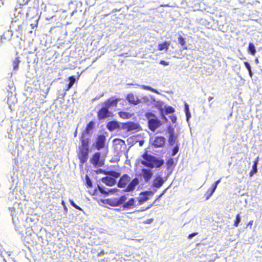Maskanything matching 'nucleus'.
I'll use <instances>...</instances> for the list:
<instances>
[{"mask_svg": "<svg viewBox=\"0 0 262 262\" xmlns=\"http://www.w3.org/2000/svg\"><path fill=\"white\" fill-rule=\"evenodd\" d=\"M248 72H249V75L250 77H252L253 76V73L252 72V70H250V71H248Z\"/></svg>", "mask_w": 262, "mask_h": 262, "instance_id": "obj_57", "label": "nucleus"}, {"mask_svg": "<svg viewBox=\"0 0 262 262\" xmlns=\"http://www.w3.org/2000/svg\"><path fill=\"white\" fill-rule=\"evenodd\" d=\"M170 45V42L168 41H164L163 43H159L158 45V50L160 51H163L165 50L166 51L168 50V47Z\"/></svg>", "mask_w": 262, "mask_h": 262, "instance_id": "obj_27", "label": "nucleus"}, {"mask_svg": "<svg viewBox=\"0 0 262 262\" xmlns=\"http://www.w3.org/2000/svg\"><path fill=\"white\" fill-rule=\"evenodd\" d=\"M136 200L135 198H130L127 201H125V203L123 206L124 209H129L134 208L136 206Z\"/></svg>", "mask_w": 262, "mask_h": 262, "instance_id": "obj_19", "label": "nucleus"}, {"mask_svg": "<svg viewBox=\"0 0 262 262\" xmlns=\"http://www.w3.org/2000/svg\"><path fill=\"white\" fill-rule=\"evenodd\" d=\"M151 221H152V220H149L147 222V223H151Z\"/></svg>", "mask_w": 262, "mask_h": 262, "instance_id": "obj_63", "label": "nucleus"}, {"mask_svg": "<svg viewBox=\"0 0 262 262\" xmlns=\"http://www.w3.org/2000/svg\"><path fill=\"white\" fill-rule=\"evenodd\" d=\"M127 200V197L125 195H121L119 198H117V203L118 204V206L122 205L123 206L124 204L125 203V201Z\"/></svg>", "mask_w": 262, "mask_h": 262, "instance_id": "obj_32", "label": "nucleus"}, {"mask_svg": "<svg viewBox=\"0 0 262 262\" xmlns=\"http://www.w3.org/2000/svg\"><path fill=\"white\" fill-rule=\"evenodd\" d=\"M152 206V204H151V205H148V206H147L146 208H147V209H148L149 208H150L151 207V206Z\"/></svg>", "mask_w": 262, "mask_h": 262, "instance_id": "obj_61", "label": "nucleus"}, {"mask_svg": "<svg viewBox=\"0 0 262 262\" xmlns=\"http://www.w3.org/2000/svg\"><path fill=\"white\" fill-rule=\"evenodd\" d=\"M150 142L152 146L156 148L163 147L166 142V139L164 137L161 136H156L150 139Z\"/></svg>", "mask_w": 262, "mask_h": 262, "instance_id": "obj_6", "label": "nucleus"}, {"mask_svg": "<svg viewBox=\"0 0 262 262\" xmlns=\"http://www.w3.org/2000/svg\"><path fill=\"white\" fill-rule=\"evenodd\" d=\"M74 135L75 137H76L77 136V130H76V131L75 132Z\"/></svg>", "mask_w": 262, "mask_h": 262, "instance_id": "obj_62", "label": "nucleus"}, {"mask_svg": "<svg viewBox=\"0 0 262 262\" xmlns=\"http://www.w3.org/2000/svg\"><path fill=\"white\" fill-rule=\"evenodd\" d=\"M213 99V97H212V96H210L208 98V100L209 101H210L211 100H212V99Z\"/></svg>", "mask_w": 262, "mask_h": 262, "instance_id": "obj_59", "label": "nucleus"}, {"mask_svg": "<svg viewBox=\"0 0 262 262\" xmlns=\"http://www.w3.org/2000/svg\"><path fill=\"white\" fill-rule=\"evenodd\" d=\"M248 51L252 55H254L255 54L256 52V49H255L254 45L253 43L250 42L249 43V46H248Z\"/></svg>", "mask_w": 262, "mask_h": 262, "instance_id": "obj_31", "label": "nucleus"}, {"mask_svg": "<svg viewBox=\"0 0 262 262\" xmlns=\"http://www.w3.org/2000/svg\"><path fill=\"white\" fill-rule=\"evenodd\" d=\"M91 163L95 167H101L104 165V160L101 158L99 152H96L90 159Z\"/></svg>", "mask_w": 262, "mask_h": 262, "instance_id": "obj_7", "label": "nucleus"}, {"mask_svg": "<svg viewBox=\"0 0 262 262\" xmlns=\"http://www.w3.org/2000/svg\"><path fill=\"white\" fill-rule=\"evenodd\" d=\"M179 145L180 143H177V144L174 145L172 149V153L171 156H174L179 151Z\"/></svg>", "mask_w": 262, "mask_h": 262, "instance_id": "obj_34", "label": "nucleus"}, {"mask_svg": "<svg viewBox=\"0 0 262 262\" xmlns=\"http://www.w3.org/2000/svg\"><path fill=\"white\" fill-rule=\"evenodd\" d=\"M160 64L167 66L169 65V62L165 60H161L160 61Z\"/></svg>", "mask_w": 262, "mask_h": 262, "instance_id": "obj_48", "label": "nucleus"}, {"mask_svg": "<svg viewBox=\"0 0 262 262\" xmlns=\"http://www.w3.org/2000/svg\"><path fill=\"white\" fill-rule=\"evenodd\" d=\"M166 190H167V189H165V190H164L163 191V192L160 195L157 196V200L160 199L165 193Z\"/></svg>", "mask_w": 262, "mask_h": 262, "instance_id": "obj_50", "label": "nucleus"}, {"mask_svg": "<svg viewBox=\"0 0 262 262\" xmlns=\"http://www.w3.org/2000/svg\"><path fill=\"white\" fill-rule=\"evenodd\" d=\"M124 128L127 131L137 132L140 129V126L138 123L128 122L124 124Z\"/></svg>", "mask_w": 262, "mask_h": 262, "instance_id": "obj_13", "label": "nucleus"}, {"mask_svg": "<svg viewBox=\"0 0 262 262\" xmlns=\"http://www.w3.org/2000/svg\"><path fill=\"white\" fill-rule=\"evenodd\" d=\"M101 181L104 183L105 185L108 186H112L115 185L117 181H114V180L110 178V177H108L107 176L103 177L101 179Z\"/></svg>", "mask_w": 262, "mask_h": 262, "instance_id": "obj_21", "label": "nucleus"}, {"mask_svg": "<svg viewBox=\"0 0 262 262\" xmlns=\"http://www.w3.org/2000/svg\"><path fill=\"white\" fill-rule=\"evenodd\" d=\"M61 204L63 206L64 211H65L66 213H67L68 211V208L67 207V206L66 205V203L63 201H62Z\"/></svg>", "mask_w": 262, "mask_h": 262, "instance_id": "obj_51", "label": "nucleus"}, {"mask_svg": "<svg viewBox=\"0 0 262 262\" xmlns=\"http://www.w3.org/2000/svg\"><path fill=\"white\" fill-rule=\"evenodd\" d=\"M198 234V233L197 232H193V233H192L191 234H190L188 236V238L189 239H191L192 238H193L194 236H195V235H196Z\"/></svg>", "mask_w": 262, "mask_h": 262, "instance_id": "obj_49", "label": "nucleus"}, {"mask_svg": "<svg viewBox=\"0 0 262 262\" xmlns=\"http://www.w3.org/2000/svg\"><path fill=\"white\" fill-rule=\"evenodd\" d=\"M106 143V137L103 135H98L96 139L95 142L93 143L94 146L97 150H100L104 148Z\"/></svg>", "mask_w": 262, "mask_h": 262, "instance_id": "obj_8", "label": "nucleus"}, {"mask_svg": "<svg viewBox=\"0 0 262 262\" xmlns=\"http://www.w3.org/2000/svg\"><path fill=\"white\" fill-rule=\"evenodd\" d=\"M126 99L131 104L134 105H138L141 103V100L138 96L135 95L133 93H130L127 95Z\"/></svg>", "mask_w": 262, "mask_h": 262, "instance_id": "obj_15", "label": "nucleus"}, {"mask_svg": "<svg viewBox=\"0 0 262 262\" xmlns=\"http://www.w3.org/2000/svg\"><path fill=\"white\" fill-rule=\"evenodd\" d=\"M145 116L148 121V127L152 132H154L162 124L161 121L151 112L146 113Z\"/></svg>", "mask_w": 262, "mask_h": 262, "instance_id": "obj_4", "label": "nucleus"}, {"mask_svg": "<svg viewBox=\"0 0 262 262\" xmlns=\"http://www.w3.org/2000/svg\"><path fill=\"white\" fill-rule=\"evenodd\" d=\"M107 176L114 181H116L117 179L120 177V174L115 171H110L107 172Z\"/></svg>", "mask_w": 262, "mask_h": 262, "instance_id": "obj_26", "label": "nucleus"}, {"mask_svg": "<svg viewBox=\"0 0 262 262\" xmlns=\"http://www.w3.org/2000/svg\"><path fill=\"white\" fill-rule=\"evenodd\" d=\"M241 216H240L239 214H238L236 216V219H235V220L234 221V226L235 227H237L238 226L239 223L241 222Z\"/></svg>", "mask_w": 262, "mask_h": 262, "instance_id": "obj_40", "label": "nucleus"}, {"mask_svg": "<svg viewBox=\"0 0 262 262\" xmlns=\"http://www.w3.org/2000/svg\"><path fill=\"white\" fill-rule=\"evenodd\" d=\"M255 62L257 64L259 63V60H258V59L257 58L255 59Z\"/></svg>", "mask_w": 262, "mask_h": 262, "instance_id": "obj_60", "label": "nucleus"}, {"mask_svg": "<svg viewBox=\"0 0 262 262\" xmlns=\"http://www.w3.org/2000/svg\"><path fill=\"white\" fill-rule=\"evenodd\" d=\"M221 180V179H219L213 184L210 192H209L210 190H209L207 192L206 194V200H208L212 195L213 193L215 192V191L217 187V185L220 183Z\"/></svg>", "mask_w": 262, "mask_h": 262, "instance_id": "obj_20", "label": "nucleus"}, {"mask_svg": "<svg viewBox=\"0 0 262 262\" xmlns=\"http://www.w3.org/2000/svg\"><path fill=\"white\" fill-rule=\"evenodd\" d=\"M165 182V180L161 175H156L149 186V190L146 193L153 195L158 189L161 188Z\"/></svg>", "mask_w": 262, "mask_h": 262, "instance_id": "obj_3", "label": "nucleus"}, {"mask_svg": "<svg viewBox=\"0 0 262 262\" xmlns=\"http://www.w3.org/2000/svg\"><path fill=\"white\" fill-rule=\"evenodd\" d=\"M252 170L255 172H257V165L253 164Z\"/></svg>", "mask_w": 262, "mask_h": 262, "instance_id": "obj_52", "label": "nucleus"}, {"mask_svg": "<svg viewBox=\"0 0 262 262\" xmlns=\"http://www.w3.org/2000/svg\"><path fill=\"white\" fill-rule=\"evenodd\" d=\"M170 119L171 120V121L172 122V123H174L176 121H177V117L176 116L174 115H171L170 116Z\"/></svg>", "mask_w": 262, "mask_h": 262, "instance_id": "obj_47", "label": "nucleus"}, {"mask_svg": "<svg viewBox=\"0 0 262 262\" xmlns=\"http://www.w3.org/2000/svg\"><path fill=\"white\" fill-rule=\"evenodd\" d=\"M139 180L138 178L133 179L128 184L127 187L124 190L125 192H131L134 190L139 184Z\"/></svg>", "mask_w": 262, "mask_h": 262, "instance_id": "obj_14", "label": "nucleus"}, {"mask_svg": "<svg viewBox=\"0 0 262 262\" xmlns=\"http://www.w3.org/2000/svg\"><path fill=\"white\" fill-rule=\"evenodd\" d=\"M174 164V161L172 158L168 159L166 162L167 169L168 170L171 169Z\"/></svg>", "mask_w": 262, "mask_h": 262, "instance_id": "obj_37", "label": "nucleus"}, {"mask_svg": "<svg viewBox=\"0 0 262 262\" xmlns=\"http://www.w3.org/2000/svg\"><path fill=\"white\" fill-rule=\"evenodd\" d=\"M146 210H147L146 207V208L142 207V208H141V209L140 211H144Z\"/></svg>", "mask_w": 262, "mask_h": 262, "instance_id": "obj_58", "label": "nucleus"}, {"mask_svg": "<svg viewBox=\"0 0 262 262\" xmlns=\"http://www.w3.org/2000/svg\"><path fill=\"white\" fill-rule=\"evenodd\" d=\"M118 114L119 116L123 119H128L130 117V114L127 112H120Z\"/></svg>", "mask_w": 262, "mask_h": 262, "instance_id": "obj_35", "label": "nucleus"}, {"mask_svg": "<svg viewBox=\"0 0 262 262\" xmlns=\"http://www.w3.org/2000/svg\"><path fill=\"white\" fill-rule=\"evenodd\" d=\"M160 115H161V118L165 120V121H167V118L165 117V112H164V110L163 111H161L160 112Z\"/></svg>", "mask_w": 262, "mask_h": 262, "instance_id": "obj_44", "label": "nucleus"}, {"mask_svg": "<svg viewBox=\"0 0 262 262\" xmlns=\"http://www.w3.org/2000/svg\"><path fill=\"white\" fill-rule=\"evenodd\" d=\"M168 143L170 146H174L177 143H179L178 140V136L175 134L174 129L171 126L167 128Z\"/></svg>", "mask_w": 262, "mask_h": 262, "instance_id": "obj_5", "label": "nucleus"}, {"mask_svg": "<svg viewBox=\"0 0 262 262\" xmlns=\"http://www.w3.org/2000/svg\"><path fill=\"white\" fill-rule=\"evenodd\" d=\"M68 79L69 83L67 85L66 88L64 89L66 92L68 91L73 86L76 81V78L74 76L69 77Z\"/></svg>", "mask_w": 262, "mask_h": 262, "instance_id": "obj_25", "label": "nucleus"}, {"mask_svg": "<svg viewBox=\"0 0 262 262\" xmlns=\"http://www.w3.org/2000/svg\"><path fill=\"white\" fill-rule=\"evenodd\" d=\"M160 115H161V118L165 120V121H167V118L165 117V112H164V110L163 111H161L160 112Z\"/></svg>", "mask_w": 262, "mask_h": 262, "instance_id": "obj_45", "label": "nucleus"}, {"mask_svg": "<svg viewBox=\"0 0 262 262\" xmlns=\"http://www.w3.org/2000/svg\"><path fill=\"white\" fill-rule=\"evenodd\" d=\"M140 100H141V102L145 103L147 104H149V102H152V100H151V96L150 97L148 96H144L142 97L141 99Z\"/></svg>", "mask_w": 262, "mask_h": 262, "instance_id": "obj_39", "label": "nucleus"}, {"mask_svg": "<svg viewBox=\"0 0 262 262\" xmlns=\"http://www.w3.org/2000/svg\"><path fill=\"white\" fill-rule=\"evenodd\" d=\"M97 98H98L97 97H95V98H94V99H93V100H96Z\"/></svg>", "mask_w": 262, "mask_h": 262, "instance_id": "obj_64", "label": "nucleus"}, {"mask_svg": "<svg viewBox=\"0 0 262 262\" xmlns=\"http://www.w3.org/2000/svg\"><path fill=\"white\" fill-rule=\"evenodd\" d=\"M10 28H12L16 32V36L18 37L23 33V27L18 21H14L12 23Z\"/></svg>", "mask_w": 262, "mask_h": 262, "instance_id": "obj_16", "label": "nucleus"}, {"mask_svg": "<svg viewBox=\"0 0 262 262\" xmlns=\"http://www.w3.org/2000/svg\"><path fill=\"white\" fill-rule=\"evenodd\" d=\"M90 140V137L81 135L80 137L81 145L79 147V148L89 149Z\"/></svg>", "mask_w": 262, "mask_h": 262, "instance_id": "obj_17", "label": "nucleus"}, {"mask_svg": "<svg viewBox=\"0 0 262 262\" xmlns=\"http://www.w3.org/2000/svg\"><path fill=\"white\" fill-rule=\"evenodd\" d=\"M258 160H259V158L257 157L256 158V159L255 160V161L253 162V164L257 165L258 162Z\"/></svg>", "mask_w": 262, "mask_h": 262, "instance_id": "obj_55", "label": "nucleus"}, {"mask_svg": "<svg viewBox=\"0 0 262 262\" xmlns=\"http://www.w3.org/2000/svg\"><path fill=\"white\" fill-rule=\"evenodd\" d=\"M95 123L91 121L86 125L84 130L82 132L81 135L90 137L93 134V130L95 126Z\"/></svg>", "mask_w": 262, "mask_h": 262, "instance_id": "obj_11", "label": "nucleus"}, {"mask_svg": "<svg viewBox=\"0 0 262 262\" xmlns=\"http://www.w3.org/2000/svg\"><path fill=\"white\" fill-rule=\"evenodd\" d=\"M165 114H169L174 112V109L171 106H165V110L164 111Z\"/></svg>", "mask_w": 262, "mask_h": 262, "instance_id": "obj_36", "label": "nucleus"}, {"mask_svg": "<svg viewBox=\"0 0 262 262\" xmlns=\"http://www.w3.org/2000/svg\"><path fill=\"white\" fill-rule=\"evenodd\" d=\"M130 181V177L127 174H124L119 179L117 183V186L119 188H124Z\"/></svg>", "mask_w": 262, "mask_h": 262, "instance_id": "obj_12", "label": "nucleus"}, {"mask_svg": "<svg viewBox=\"0 0 262 262\" xmlns=\"http://www.w3.org/2000/svg\"><path fill=\"white\" fill-rule=\"evenodd\" d=\"M107 128L109 130H113L119 127V124L117 121H111L107 123L106 125Z\"/></svg>", "mask_w": 262, "mask_h": 262, "instance_id": "obj_23", "label": "nucleus"}, {"mask_svg": "<svg viewBox=\"0 0 262 262\" xmlns=\"http://www.w3.org/2000/svg\"><path fill=\"white\" fill-rule=\"evenodd\" d=\"M140 195L141 196L137 198L136 199L138 201V205H141L143 204L144 202H146L149 200V196H151L150 194H148L146 193V191L141 192Z\"/></svg>", "mask_w": 262, "mask_h": 262, "instance_id": "obj_18", "label": "nucleus"}, {"mask_svg": "<svg viewBox=\"0 0 262 262\" xmlns=\"http://www.w3.org/2000/svg\"><path fill=\"white\" fill-rule=\"evenodd\" d=\"M4 33V36H6L9 39H10L13 35V33L12 30H7Z\"/></svg>", "mask_w": 262, "mask_h": 262, "instance_id": "obj_41", "label": "nucleus"}, {"mask_svg": "<svg viewBox=\"0 0 262 262\" xmlns=\"http://www.w3.org/2000/svg\"><path fill=\"white\" fill-rule=\"evenodd\" d=\"M151 100H152V102L154 103L156 107L160 110V112L163 110L162 108V102L160 101H156V99L153 96H151Z\"/></svg>", "mask_w": 262, "mask_h": 262, "instance_id": "obj_28", "label": "nucleus"}, {"mask_svg": "<svg viewBox=\"0 0 262 262\" xmlns=\"http://www.w3.org/2000/svg\"><path fill=\"white\" fill-rule=\"evenodd\" d=\"M244 64L248 71H250V70H251V66L249 62L245 61L244 62Z\"/></svg>", "mask_w": 262, "mask_h": 262, "instance_id": "obj_46", "label": "nucleus"}, {"mask_svg": "<svg viewBox=\"0 0 262 262\" xmlns=\"http://www.w3.org/2000/svg\"><path fill=\"white\" fill-rule=\"evenodd\" d=\"M98 189L99 192L103 194L104 196H107L110 194H114L118 191L120 190L116 188H105L103 186H101L100 185H97Z\"/></svg>", "mask_w": 262, "mask_h": 262, "instance_id": "obj_9", "label": "nucleus"}, {"mask_svg": "<svg viewBox=\"0 0 262 262\" xmlns=\"http://www.w3.org/2000/svg\"><path fill=\"white\" fill-rule=\"evenodd\" d=\"M85 185L88 188H91L93 186L92 182L88 175L85 176Z\"/></svg>", "mask_w": 262, "mask_h": 262, "instance_id": "obj_38", "label": "nucleus"}, {"mask_svg": "<svg viewBox=\"0 0 262 262\" xmlns=\"http://www.w3.org/2000/svg\"><path fill=\"white\" fill-rule=\"evenodd\" d=\"M120 99L112 97L103 102L102 107L98 112V117L99 120L105 119L113 115L111 109L116 107Z\"/></svg>", "mask_w": 262, "mask_h": 262, "instance_id": "obj_2", "label": "nucleus"}, {"mask_svg": "<svg viewBox=\"0 0 262 262\" xmlns=\"http://www.w3.org/2000/svg\"><path fill=\"white\" fill-rule=\"evenodd\" d=\"M69 202H70V204L73 207H74L75 209H78V210H82V209L81 208H80L79 206H78V205H77L75 202L72 200H69Z\"/></svg>", "mask_w": 262, "mask_h": 262, "instance_id": "obj_42", "label": "nucleus"}, {"mask_svg": "<svg viewBox=\"0 0 262 262\" xmlns=\"http://www.w3.org/2000/svg\"><path fill=\"white\" fill-rule=\"evenodd\" d=\"M142 157L143 160H141V163L148 168H142L138 174V176L143 180L145 184H149L154 176L153 171L151 168L161 167L164 164V161L146 152L143 154Z\"/></svg>", "mask_w": 262, "mask_h": 262, "instance_id": "obj_1", "label": "nucleus"}, {"mask_svg": "<svg viewBox=\"0 0 262 262\" xmlns=\"http://www.w3.org/2000/svg\"><path fill=\"white\" fill-rule=\"evenodd\" d=\"M29 1V0H18L17 3L19 5L21 6L27 5Z\"/></svg>", "mask_w": 262, "mask_h": 262, "instance_id": "obj_43", "label": "nucleus"}, {"mask_svg": "<svg viewBox=\"0 0 262 262\" xmlns=\"http://www.w3.org/2000/svg\"><path fill=\"white\" fill-rule=\"evenodd\" d=\"M105 254L104 251L103 250H101L99 253H98V256H102Z\"/></svg>", "mask_w": 262, "mask_h": 262, "instance_id": "obj_54", "label": "nucleus"}, {"mask_svg": "<svg viewBox=\"0 0 262 262\" xmlns=\"http://www.w3.org/2000/svg\"><path fill=\"white\" fill-rule=\"evenodd\" d=\"M89 151V149L79 148V151L77 154L81 163L83 164L87 161Z\"/></svg>", "mask_w": 262, "mask_h": 262, "instance_id": "obj_10", "label": "nucleus"}, {"mask_svg": "<svg viewBox=\"0 0 262 262\" xmlns=\"http://www.w3.org/2000/svg\"><path fill=\"white\" fill-rule=\"evenodd\" d=\"M256 172H255L253 170H251L249 173L250 177H252L253 176V174L256 173Z\"/></svg>", "mask_w": 262, "mask_h": 262, "instance_id": "obj_56", "label": "nucleus"}, {"mask_svg": "<svg viewBox=\"0 0 262 262\" xmlns=\"http://www.w3.org/2000/svg\"><path fill=\"white\" fill-rule=\"evenodd\" d=\"M130 85H136L140 88H142L144 90L150 91L155 93L159 94V92H158V91L157 89L152 88V87H151L149 85H144V84H130Z\"/></svg>", "mask_w": 262, "mask_h": 262, "instance_id": "obj_24", "label": "nucleus"}, {"mask_svg": "<svg viewBox=\"0 0 262 262\" xmlns=\"http://www.w3.org/2000/svg\"><path fill=\"white\" fill-rule=\"evenodd\" d=\"M6 39H9L8 37H7L6 36H4V33L1 36V40L3 41V40H6Z\"/></svg>", "mask_w": 262, "mask_h": 262, "instance_id": "obj_53", "label": "nucleus"}, {"mask_svg": "<svg viewBox=\"0 0 262 262\" xmlns=\"http://www.w3.org/2000/svg\"><path fill=\"white\" fill-rule=\"evenodd\" d=\"M101 202L103 204L109 205L112 207L118 206V204L117 203V198L103 200H102Z\"/></svg>", "mask_w": 262, "mask_h": 262, "instance_id": "obj_22", "label": "nucleus"}, {"mask_svg": "<svg viewBox=\"0 0 262 262\" xmlns=\"http://www.w3.org/2000/svg\"><path fill=\"white\" fill-rule=\"evenodd\" d=\"M184 111L186 117V121H189V119L191 118V113L189 111V105L185 103L184 105Z\"/></svg>", "mask_w": 262, "mask_h": 262, "instance_id": "obj_29", "label": "nucleus"}, {"mask_svg": "<svg viewBox=\"0 0 262 262\" xmlns=\"http://www.w3.org/2000/svg\"><path fill=\"white\" fill-rule=\"evenodd\" d=\"M20 60L18 57H16L15 59L13 61V71H17L18 69Z\"/></svg>", "mask_w": 262, "mask_h": 262, "instance_id": "obj_33", "label": "nucleus"}, {"mask_svg": "<svg viewBox=\"0 0 262 262\" xmlns=\"http://www.w3.org/2000/svg\"><path fill=\"white\" fill-rule=\"evenodd\" d=\"M178 42L183 47L182 49L183 50H187V47H186V41L185 38L183 37L182 36H179L178 38Z\"/></svg>", "mask_w": 262, "mask_h": 262, "instance_id": "obj_30", "label": "nucleus"}]
</instances>
